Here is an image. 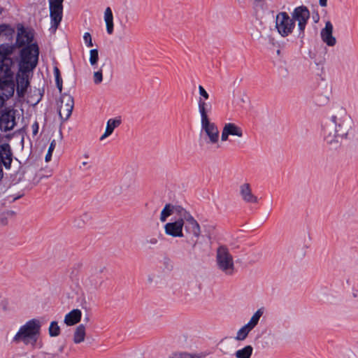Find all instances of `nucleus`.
<instances>
[{
  "label": "nucleus",
  "instance_id": "nucleus-36",
  "mask_svg": "<svg viewBox=\"0 0 358 358\" xmlns=\"http://www.w3.org/2000/svg\"><path fill=\"white\" fill-rule=\"evenodd\" d=\"M55 146H56V141H55V140H52L50 143L48 152L45 157V159L46 162L50 161L51 157H52V154L53 150L55 148Z\"/></svg>",
  "mask_w": 358,
  "mask_h": 358
},
{
  "label": "nucleus",
  "instance_id": "nucleus-33",
  "mask_svg": "<svg viewBox=\"0 0 358 358\" xmlns=\"http://www.w3.org/2000/svg\"><path fill=\"white\" fill-rule=\"evenodd\" d=\"M198 91L199 95L198 99L203 101H208L209 99L210 95L202 85H200L198 86Z\"/></svg>",
  "mask_w": 358,
  "mask_h": 358
},
{
  "label": "nucleus",
  "instance_id": "nucleus-6",
  "mask_svg": "<svg viewBox=\"0 0 358 358\" xmlns=\"http://www.w3.org/2000/svg\"><path fill=\"white\" fill-rule=\"evenodd\" d=\"M216 264L219 270L227 275H232L235 271L234 258L229 248L224 245L216 250Z\"/></svg>",
  "mask_w": 358,
  "mask_h": 358
},
{
  "label": "nucleus",
  "instance_id": "nucleus-30",
  "mask_svg": "<svg viewBox=\"0 0 358 358\" xmlns=\"http://www.w3.org/2000/svg\"><path fill=\"white\" fill-rule=\"evenodd\" d=\"M17 41L20 45L29 44L32 41V36L29 33L22 32L21 34L18 35Z\"/></svg>",
  "mask_w": 358,
  "mask_h": 358
},
{
  "label": "nucleus",
  "instance_id": "nucleus-17",
  "mask_svg": "<svg viewBox=\"0 0 358 358\" xmlns=\"http://www.w3.org/2000/svg\"><path fill=\"white\" fill-rule=\"evenodd\" d=\"M240 195L246 203H257L258 202L257 197L252 194L250 185L248 182L240 186Z\"/></svg>",
  "mask_w": 358,
  "mask_h": 358
},
{
  "label": "nucleus",
  "instance_id": "nucleus-15",
  "mask_svg": "<svg viewBox=\"0 0 358 358\" xmlns=\"http://www.w3.org/2000/svg\"><path fill=\"white\" fill-rule=\"evenodd\" d=\"M333 29L331 22L327 21L324 28L320 31L322 41L329 47H334L336 44V38L333 36Z\"/></svg>",
  "mask_w": 358,
  "mask_h": 358
},
{
  "label": "nucleus",
  "instance_id": "nucleus-26",
  "mask_svg": "<svg viewBox=\"0 0 358 358\" xmlns=\"http://www.w3.org/2000/svg\"><path fill=\"white\" fill-rule=\"evenodd\" d=\"M175 210L174 206L168 203L166 204L164 208L162 209L161 214H160V221L162 222H166L167 218L171 216Z\"/></svg>",
  "mask_w": 358,
  "mask_h": 358
},
{
  "label": "nucleus",
  "instance_id": "nucleus-39",
  "mask_svg": "<svg viewBox=\"0 0 358 358\" xmlns=\"http://www.w3.org/2000/svg\"><path fill=\"white\" fill-rule=\"evenodd\" d=\"M327 0H320V5L322 7L327 6Z\"/></svg>",
  "mask_w": 358,
  "mask_h": 358
},
{
  "label": "nucleus",
  "instance_id": "nucleus-43",
  "mask_svg": "<svg viewBox=\"0 0 358 358\" xmlns=\"http://www.w3.org/2000/svg\"><path fill=\"white\" fill-rule=\"evenodd\" d=\"M3 9L1 7H0V14L3 12Z\"/></svg>",
  "mask_w": 358,
  "mask_h": 358
},
{
  "label": "nucleus",
  "instance_id": "nucleus-45",
  "mask_svg": "<svg viewBox=\"0 0 358 358\" xmlns=\"http://www.w3.org/2000/svg\"><path fill=\"white\" fill-rule=\"evenodd\" d=\"M17 198H18V197H15V198H14V199H13V201L16 200Z\"/></svg>",
  "mask_w": 358,
  "mask_h": 358
},
{
  "label": "nucleus",
  "instance_id": "nucleus-8",
  "mask_svg": "<svg viewBox=\"0 0 358 358\" xmlns=\"http://www.w3.org/2000/svg\"><path fill=\"white\" fill-rule=\"evenodd\" d=\"M64 0H49L50 15L51 19L50 29L55 32L62 19Z\"/></svg>",
  "mask_w": 358,
  "mask_h": 358
},
{
  "label": "nucleus",
  "instance_id": "nucleus-9",
  "mask_svg": "<svg viewBox=\"0 0 358 358\" xmlns=\"http://www.w3.org/2000/svg\"><path fill=\"white\" fill-rule=\"evenodd\" d=\"M184 210L180 211V217L174 222H170L164 225V232L167 236L173 238L184 237L183 227L186 220L184 217Z\"/></svg>",
  "mask_w": 358,
  "mask_h": 358
},
{
  "label": "nucleus",
  "instance_id": "nucleus-34",
  "mask_svg": "<svg viewBox=\"0 0 358 358\" xmlns=\"http://www.w3.org/2000/svg\"><path fill=\"white\" fill-rule=\"evenodd\" d=\"M104 65H102L100 69L97 71H95L93 75V81L96 85L101 83L103 80V67Z\"/></svg>",
  "mask_w": 358,
  "mask_h": 358
},
{
  "label": "nucleus",
  "instance_id": "nucleus-31",
  "mask_svg": "<svg viewBox=\"0 0 358 358\" xmlns=\"http://www.w3.org/2000/svg\"><path fill=\"white\" fill-rule=\"evenodd\" d=\"M54 75H55V82H56L57 87L59 92H62V79L60 76L59 69L57 66H55L54 68Z\"/></svg>",
  "mask_w": 358,
  "mask_h": 358
},
{
  "label": "nucleus",
  "instance_id": "nucleus-21",
  "mask_svg": "<svg viewBox=\"0 0 358 358\" xmlns=\"http://www.w3.org/2000/svg\"><path fill=\"white\" fill-rule=\"evenodd\" d=\"M81 319V311L79 309H73L64 317V322L68 326H72L80 322Z\"/></svg>",
  "mask_w": 358,
  "mask_h": 358
},
{
  "label": "nucleus",
  "instance_id": "nucleus-25",
  "mask_svg": "<svg viewBox=\"0 0 358 358\" xmlns=\"http://www.w3.org/2000/svg\"><path fill=\"white\" fill-rule=\"evenodd\" d=\"M263 313H264L263 308L258 309L253 314V315L250 318V321L246 324V325L248 327H249V328H250L251 329H254L256 327V325L258 324L259 320L260 317L262 316Z\"/></svg>",
  "mask_w": 358,
  "mask_h": 358
},
{
  "label": "nucleus",
  "instance_id": "nucleus-4",
  "mask_svg": "<svg viewBox=\"0 0 358 358\" xmlns=\"http://www.w3.org/2000/svg\"><path fill=\"white\" fill-rule=\"evenodd\" d=\"M41 322L36 319H32L21 326L13 337V341L22 342L25 345H34L40 334Z\"/></svg>",
  "mask_w": 358,
  "mask_h": 358
},
{
  "label": "nucleus",
  "instance_id": "nucleus-19",
  "mask_svg": "<svg viewBox=\"0 0 358 358\" xmlns=\"http://www.w3.org/2000/svg\"><path fill=\"white\" fill-rule=\"evenodd\" d=\"M121 124L120 117H116L115 119H109L106 124V128L104 134L100 137V140L103 141L110 134H113L114 129L119 127Z\"/></svg>",
  "mask_w": 358,
  "mask_h": 358
},
{
  "label": "nucleus",
  "instance_id": "nucleus-44",
  "mask_svg": "<svg viewBox=\"0 0 358 358\" xmlns=\"http://www.w3.org/2000/svg\"><path fill=\"white\" fill-rule=\"evenodd\" d=\"M280 51L279 50H277V54H278V55H280Z\"/></svg>",
  "mask_w": 358,
  "mask_h": 358
},
{
  "label": "nucleus",
  "instance_id": "nucleus-29",
  "mask_svg": "<svg viewBox=\"0 0 358 358\" xmlns=\"http://www.w3.org/2000/svg\"><path fill=\"white\" fill-rule=\"evenodd\" d=\"M49 334L51 337H55L59 335L60 334V327L58 325L57 322L52 321L48 329Z\"/></svg>",
  "mask_w": 358,
  "mask_h": 358
},
{
  "label": "nucleus",
  "instance_id": "nucleus-2",
  "mask_svg": "<svg viewBox=\"0 0 358 358\" xmlns=\"http://www.w3.org/2000/svg\"><path fill=\"white\" fill-rule=\"evenodd\" d=\"M14 49L15 47L13 45H0V97L3 100L12 96L15 91L13 72L11 70L13 62L8 57Z\"/></svg>",
  "mask_w": 358,
  "mask_h": 358
},
{
  "label": "nucleus",
  "instance_id": "nucleus-23",
  "mask_svg": "<svg viewBox=\"0 0 358 358\" xmlns=\"http://www.w3.org/2000/svg\"><path fill=\"white\" fill-rule=\"evenodd\" d=\"M86 332L84 324L78 325L73 334V342L76 344L80 343L85 341Z\"/></svg>",
  "mask_w": 358,
  "mask_h": 358
},
{
  "label": "nucleus",
  "instance_id": "nucleus-5",
  "mask_svg": "<svg viewBox=\"0 0 358 358\" xmlns=\"http://www.w3.org/2000/svg\"><path fill=\"white\" fill-rule=\"evenodd\" d=\"M184 217L186 220L184 226L185 242L194 250L200 243L199 239L202 236L201 227L198 222L187 211H184Z\"/></svg>",
  "mask_w": 358,
  "mask_h": 358
},
{
  "label": "nucleus",
  "instance_id": "nucleus-27",
  "mask_svg": "<svg viewBox=\"0 0 358 358\" xmlns=\"http://www.w3.org/2000/svg\"><path fill=\"white\" fill-rule=\"evenodd\" d=\"M252 329L250 328H249V327H248L246 324H245L243 327H241L237 332L236 334V336L235 337V339L236 341H243L245 340L249 332L251 331Z\"/></svg>",
  "mask_w": 358,
  "mask_h": 358
},
{
  "label": "nucleus",
  "instance_id": "nucleus-41",
  "mask_svg": "<svg viewBox=\"0 0 358 358\" xmlns=\"http://www.w3.org/2000/svg\"><path fill=\"white\" fill-rule=\"evenodd\" d=\"M269 41L273 44L274 43V41H275V39L273 38H271V37H269Z\"/></svg>",
  "mask_w": 358,
  "mask_h": 358
},
{
  "label": "nucleus",
  "instance_id": "nucleus-28",
  "mask_svg": "<svg viewBox=\"0 0 358 358\" xmlns=\"http://www.w3.org/2000/svg\"><path fill=\"white\" fill-rule=\"evenodd\" d=\"M203 355L201 354H191L186 352H180L174 353L169 358H201Z\"/></svg>",
  "mask_w": 358,
  "mask_h": 358
},
{
  "label": "nucleus",
  "instance_id": "nucleus-10",
  "mask_svg": "<svg viewBox=\"0 0 358 358\" xmlns=\"http://www.w3.org/2000/svg\"><path fill=\"white\" fill-rule=\"evenodd\" d=\"M58 112L60 118L66 121L71 116L74 106L73 98L68 94L61 95L57 103Z\"/></svg>",
  "mask_w": 358,
  "mask_h": 358
},
{
  "label": "nucleus",
  "instance_id": "nucleus-11",
  "mask_svg": "<svg viewBox=\"0 0 358 358\" xmlns=\"http://www.w3.org/2000/svg\"><path fill=\"white\" fill-rule=\"evenodd\" d=\"M201 127L208 138V143L212 145L218 143L220 132L217 127L210 121V117L201 119Z\"/></svg>",
  "mask_w": 358,
  "mask_h": 358
},
{
  "label": "nucleus",
  "instance_id": "nucleus-1",
  "mask_svg": "<svg viewBox=\"0 0 358 358\" xmlns=\"http://www.w3.org/2000/svg\"><path fill=\"white\" fill-rule=\"evenodd\" d=\"M355 123L343 107L336 108L324 129V139L329 145L337 148L354 134Z\"/></svg>",
  "mask_w": 358,
  "mask_h": 358
},
{
  "label": "nucleus",
  "instance_id": "nucleus-40",
  "mask_svg": "<svg viewBox=\"0 0 358 358\" xmlns=\"http://www.w3.org/2000/svg\"><path fill=\"white\" fill-rule=\"evenodd\" d=\"M6 25H0V34L6 29Z\"/></svg>",
  "mask_w": 358,
  "mask_h": 358
},
{
  "label": "nucleus",
  "instance_id": "nucleus-37",
  "mask_svg": "<svg viewBox=\"0 0 358 358\" xmlns=\"http://www.w3.org/2000/svg\"><path fill=\"white\" fill-rule=\"evenodd\" d=\"M83 40L87 47L93 46L92 36L89 32H85L84 34Z\"/></svg>",
  "mask_w": 358,
  "mask_h": 358
},
{
  "label": "nucleus",
  "instance_id": "nucleus-14",
  "mask_svg": "<svg viewBox=\"0 0 358 358\" xmlns=\"http://www.w3.org/2000/svg\"><path fill=\"white\" fill-rule=\"evenodd\" d=\"M242 129L234 123H226L222 131L221 140L227 141L229 136H235L238 138L243 137Z\"/></svg>",
  "mask_w": 358,
  "mask_h": 358
},
{
  "label": "nucleus",
  "instance_id": "nucleus-13",
  "mask_svg": "<svg viewBox=\"0 0 358 358\" xmlns=\"http://www.w3.org/2000/svg\"><path fill=\"white\" fill-rule=\"evenodd\" d=\"M16 124L13 110H3L0 114V129L3 131L12 130Z\"/></svg>",
  "mask_w": 358,
  "mask_h": 358
},
{
  "label": "nucleus",
  "instance_id": "nucleus-38",
  "mask_svg": "<svg viewBox=\"0 0 358 358\" xmlns=\"http://www.w3.org/2000/svg\"><path fill=\"white\" fill-rule=\"evenodd\" d=\"M31 128H32L33 134L34 136L36 135L38 131V122H35L32 124Z\"/></svg>",
  "mask_w": 358,
  "mask_h": 358
},
{
  "label": "nucleus",
  "instance_id": "nucleus-16",
  "mask_svg": "<svg viewBox=\"0 0 358 358\" xmlns=\"http://www.w3.org/2000/svg\"><path fill=\"white\" fill-rule=\"evenodd\" d=\"M101 283V277L94 274L87 275L82 280V286L87 292L96 290L100 286Z\"/></svg>",
  "mask_w": 358,
  "mask_h": 358
},
{
  "label": "nucleus",
  "instance_id": "nucleus-32",
  "mask_svg": "<svg viewBox=\"0 0 358 358\" xmlns=\"http://www.w3.org/2000/svg\"><path fill=\"white\" fill-rule=\"evenodd\" d=\"M99 61V51L97 49H92L90 51V63L92 66L97 64Z\"/></svg>",
  "mask_w": 358,
  "mask_h": 358
},
{
  "label": "nucleus",
  "instance_id": "nucleus-7",
  "mask_svg": "<svg viewBox=\"0 0 358 358\" xmlns=\"http://www.w3.org/2000/svg\"><path fill=\"white\" fill-rule=\"evenodd\" d=\"M295 27L293 19L286 12H280L275 17V28L278 34L286 37L291 34Z\"/></svg>",
  "mask_w": 358,
  "mask_h": 358
},
{
  "label": "nucleus",
  "instance_id": "nucleus-22",
  "mask_svg": "<svg viewBox=\"0 0 358 358\" xmlns=\"http://www.w3.org/2000/svg\"><path fill=\"white\" fill-rule=\"evenodd\" d=\"M104 20L106 24V31L108 34L113 32V16L111 9L108 7L104 12Z\"/></svg>",
  "mask_w": 358,
  "mask_h": 358
},
{
  "label": "nucleus",
  "instance_id": "nucleus-42",
  "mask_svg": "<svg viewBox=\"0 0 358 358\" xmlns=\"http://www.w3.org/2000/svg\"><path fill=\"white\" fill-rule=\"evenodd\" d=\"M87 164V162H83L82 163V164H83V166H85Z\"/></svg>",
  "mask_w": 358,
  "mask_h": 358
},
{
  "label": "nucleus",
  "instance_id": "nucleus-35",
  "mask_svg": "<svg viewBox=\"0 0 358 358\" xmlns=\"http://www.w3.org/2000/svg\"><path fill=\"white\" fill-rule=\"evenodd\" d=\"M157 238L153 236L147 237L143 242V244L148 248H152L154 245H157Z\"/></svg>",
  "mask_w": 358,
  "mask_h": 358
},
{
  "label": "nucleus",
  "instance_id": "nucleus-12",
  "mask_svg": "<svg viewBox=\"0 0 358 358\" xmlns=\"http://www.w3.org/2000/svg\"><path fill=\"white\" fill-rule=\"evenodd\" d=\"M309 17L310 12L306 6H299L292 12L291 19H293L294 22H297L299 34H303Z\"/></svg>",
  "mask_w": 358,
  "mask_h": 358
},
{
  "label": "nucleus",
  "instance_id": "nucleus-3",
  "mask_svg": "<svg viewBox=\"0 0 358 358\" xmlns=\"http://www.w3.org/2000/svg\"><path fill=\"white\" fill-rule=\"evenodd\" d=\"M38 47L36 44H31L21 50L20 70L22 74L17 78V94L23 97L29 85L27 73L33 71L36 66L38 58Z\"/></svg>",
  "mask_w": 358,
  "mask_h": 358
},
{
  "label": "nucleus",
  "instance_id": "nucleus-18",
  "mask_svg": "<svg viewBox=\"0 0 358 358\" xmlns=\"http://www.w3.org/2000/svg\"><path fill=\"white\" fill-rule=\"evenodd\" d=\"M13 154L10 147L8 143L0 145V158L6 169H10L13 160Z\"/></svg>",
  "mask_w": 358,
  "mask_h": 358
},
{
  "label": "nucleus",
  "instance_id": "nucleus-24",
  "mask_svg": "<svg viewBox=\"0 0 358 358\" xmlns=\"http://www.w3.org/2000/svg\"><path fill=\"white\" fill-rule=\"evenodd\" d=\"M253 352L251 345H246L243 348L238 350L235 352L236 358H250Z\"/></svg>",
  "mask_w": 358,
  "mask_h": 358
},
{
  "label": "nucleus",
  "instance_id": "nucleus-20",
  "mask_svg": "<svg viewBox=\"0 0 358 358\" xmlns=\"http://www.w3.org/2000/svg\"><path fill=\"white\" fill-rule=\"evenodd\" d=\"M197 106L201 119L209 117V113L212 109V105L208 101H203L201 99L197 100Z\"/></svg>",
  "mask_w": 358,
  "mask_h": 358
}]
</instances>
